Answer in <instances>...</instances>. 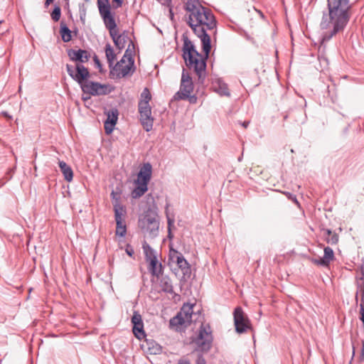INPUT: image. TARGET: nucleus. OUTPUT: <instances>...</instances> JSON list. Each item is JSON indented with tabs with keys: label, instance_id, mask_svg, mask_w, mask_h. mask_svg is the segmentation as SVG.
Segmentation results:
<instances>
[{
	"label": "nucleus",
	"instance_id": "nucleus-3",
	"mask_svg": "<svg viewBox=\"0 0 364 364\" xmlns=\"http://www.w3.org/2000/svg\"><path fill=\"white\" fill-rule=\"evenodd\" d=\"M66 69L68 75L80 85L84 94L97 96L105 95L111 92L108 85L88 80L90 73L84 65L77 64L75 67H73L68 64Z\"/></svg>",
	"mask_w": 364,
	"mask_h": 364
},
{
	"label": "nucleus",
	"instance_id": "nucleus-5",
	"mask_svg": "<svg viewBox=\"0 0 364 364\" xmlns=\"http://www.w3.org/2000/svg\"><path fill=\"white\" fill-rule=\"evenodd\" d=\"M134 47V43L130 41L128 48L126 50L122 59L115 65L112 66L110 75L113 79H119L132 75L135 71L134 60L132 57L130 46Z\"/></svg>",
	"mask_w": 364,
	"mask_h": 364
},
{
	"label": "nucleus",
	"instance_id": "nucleus-34",
	"mask_svg": "<svg viewBox=\"0 0 364 364\" xmlns=\"http://www.w3.org/2000/svg\"><path fill=\"white\" fill-rule=\"evenodd\" d=\"M326 241L331 245H336L338 242V235L336 233H333L329 237H326Z\"/></svg>",
	"mask_w": 364,
	"mask_h": 364
},
{
	"label": "nucleus",
	"instance_id": "nucleus-18",
	"mask_svg": "<svg viewBox=\"0 0 364 364\" xmlns=\"http://www.w3.org/2000/svg\"><path fill=\"white\" fill-rule=\"evenodd\" d=\"M115 45L119 50H122L127 40L129 39L128 32L124 31L122 33L119 34V31H117L113 36H110Z\"/></svg>",
	"mask_w": 364,
	"mask_h": 364
},
{
	"label": "nucleus",
	"instance_id": "nucleus-9",
	"mask_svg": "<svg viewBox=\"0 0 364 364\" xmlns=\"http://www.w3.org/2000/svg\"><path fill=\"white\" fill-rule=\"evenodd\" d=\"M193 343L198 351L207 352L210 349L213 343V335L210 326L208 324H201Z\"/></svg>",
	"mask_w": 364,
	"mask_h": 364
},
{
	"label": "nucleus",
	"instance_id": "nucleus-50",
	"mask_svg": "<svg viewBox=\"0 0 364 364\" xmlns=\"http://www.w3.org/2000/svg\"><path fill=\"white\" fill-rule=\"evenodd\" d=\"M82 99H83V100H85H85H87L90 99V97L89 96V97H82Z\"/></svg>",
	"mask_w": 364,
	"mask_h": 364
},
{
	"label": "nucleus",
	"instance_id": "nucleus-44",
	"mask_svg": "<svg viewBox=\"0 0 364 364\" xmlns=\"http://www.w3.org/2000/svg\"><path fill=\"white\" fill-rule=\"evenodd\" d=\"M324 232H325V235H326V237H329L330 235H331L333 234L332 231L329 229L324 230Z\"/></svg>",
	"mask_w": 364,
	"mask_h": 364
},
{
	"label": "nucleus",
	"instance_id": "nucleus-16",
	"mask_svg": "<svg viewBox=\"0 0 364 364\" xmlns=\"http://www.w3.org/2000/svg\"><path fill=\"white\" fill-rule=\"evenodd\" d=\"M68 56L71 60L80 63H85L88 61L90 55L85 50H73L70 49L68 51Z\"/></svg>",
	"mask_w": 364,
	"mask_h": 364
},
{
	"label": "nucleus",
	"instance_id": "nucleus-10",
	"mask_svg": "<svg viewBox=\"0 0 364 364\" xmlns=\"http://www.w3.org/2000/svg\"><path fill=\"white\" fill-rule=\"evenodd\" d=\"M193 90V84L191 77L185 74L184 72L182 73L181 82L180 90L173 96L174 100H186L190 97L191 93Z\"/></svg>",
	"mask_w": 364,
	"mask_h": 364
},
{
	"label": "nucleus",
	"instance_id": "nucleus-39",
	"mask_svg": "<svg viewBox=\"0 0 364 364\" xmlns=\"http://www.w3.org/2000/svg\"><path fill=\"white\" fill-rule=\"evenodd\" d=\"M196 363H197V364H205L206 363L205 360L203 357V355H199L198 357Z\"/></svg>",
	"mask_w": 364,
	"mask_h": 364
},
{
	"label": "nucleus",
	"instance_id": "nucleus-33",
	"mask_svg": "<svg viewBox=\"0 0 364 364\" xmlns=\"http://www.w3.org/2000/svg\"><path fill=\"white\" fill-rule=\"evenodd\" d=\"M61 15L60 8L55 6L51 13V18L54 21H58Z\"/></svg>",
	"mask_w": 364,
	"mask_h": 364
},
{
	"label": "nucleus",
	"instance_id": "nucleus-28",
	"mask_svg": "<svg viewBox=\"0 0 364 364\" xmlns=\"http://www.w3.org/2000/svg\"><path fill=\"white\" fill-rule=\"evenodd\" d=\"M60 33L62 37V40L64 42L68 43L71 41V31L68 28V26L61 23Z\"/></svg>",
	"mask_w": 364,
	"mask_h": 364
},
{
	"label": "nucleus",
	"instance_id": "nucleus-54",
	"mask_svg": "<svg viewBox=\"0 0 364 364\" xmlns=\"http://www.w3.org/2000/svg\"><path fill=\"white\" fill-rule=\"evenodd\" d=\"M85 1H87V2L89 1V0H85Z\"/></svg>",
	"mask_w": 364,
	"mask_h": 364
},
{
	"label": "nucleus",
	"instance_id": "nucleus-41",
	"mask_svg": "<svg viewBox=\"0 0 364 364\" xmlns=\"http://www.w3.org/2000/svg\"><path fill=\"white\" fill-rule=\"evenodd\" d=\"M360 360H364V341H363L362 343V349L360 355Z\"/></svg>",
	"mask_w": 364,
	"mask_h": 364
},
{
	"label": "nucleus",
	"instance_id": "nucleus-20",
	"mask_svg": "<svg viewBox=\"0 0 364 364\" xmlns=\"http://www.w3.org/2000/svg\"><path fill=\"white\" fill-rule=\"evenodd\" d=\"M188 325H190V323L186 322V319L179 312L176 316L171 318L169 321V326L171 328H177L182 326H187Z\"/></svg>",
	"mask_w": 364,
	"mask_h": 364
},
{
	"label": "nucleus",
	"instance_id": "nucleus-29",
	"mask_svg": "<svg viewBox=\"0 0 364 364\" xmlns=\"http://www.w3.org/2000/svg\"><path fill=\"white\" fill-rule=\"evenodd\" d=\"M329 265L331 262L335 259V256L332 248L326 247L323 250V257H322Z\"/></svg>",
	"mask_w": 364,
	"mask_h": 364
},
{
	"label": "nucleus",
	"instance_id": "nucleus-19",
	"mask_svg": "<svg viewBox=\"0 0 364 364\" xmlns=\"http://www.w3.org/2000/svg\"><path fill=\"white\" fill-rule=\"evenodd\" d=\"M148 263L149 270L153 276L159 277L160 274H162L164 267L161 263L158 261L157 258L151 259L148 262Z\"/></svg>",
	"mask_w": 364,
	"mask_h": 364
},
{
	"label": "nucleus",
	"instance_id": "nucleus-36",
	"mask_svg": "<svg viewBox=\"0 0 364 364\" xmlns=\"http://www.w3.org/2000/svg\"><path fill=\"white\" fill-rule=\"evenodd\" d=\"M360 320L362 322H364V294H361L360 298Z\"/></svg>",
	"mask_w": 364,
	"mask_h": 364
},
{
	"label": "nucleus",
	"instance_id": "nucleus-35",
	"mask_svg": "<svg viewBox=\"0 0 364 364\" xmlns=\"http://www.w3.org/2000/svg\"><path fill=\"white\" fill-rule=\"evenodd\" d=\"M283 193L287 196L289 200H291L293 203H294L298 207H300V203L295 195L289 193V192H283Z\"/></svg>",
	"mask_w": 364,
	"mask_h": 364
},
{
	"label": "nucleus",
	"instance_id": "nucleus-15",
	"mask_svg": "<svg viewBox=\"0 0 364 364\" xmlns=\"http://www.w3.org/2000/svg\"><path fill=\"white\" fill-rule=\"evenodd\" d=\"M118 110L113 109L107 112V117L104 124V128L107 134H110L117 122Z\"/></svg>",
	"mask_w": 364,
	"mask_h": 364
},
{
	"label": "nucleus",
	"instance_id": "nucleus-23",
	"mask_svg": "<svg viewBox=\"0 0 364 364\" xmlns=\"http://www.w3.org/2000/svg\"><path fill=\"white\" fill-rule=\"evenodd\" d=\"M58 164L64 178L67 181L70 182L73 178V171L71 167L63 161H59Z\"/></svg>",
	"mask_w": 364,
	"mask_h": 364
},
{
	"label": "nucleus",
	"instance_id": "nucleus-2",
	"mask_svg": "<svg viewBox=\"0 0 364 364\" xmlns=\"http://www.w3.org/2000/svg\"><path fill=\"white\" fill-rule=\"evenodd\" d=\"M350 0H328V13H323L320 28L323 31L319 50L324 43L342 32L350 18Z\"/></svg>",
	"mask_w": 364,
	"mask_h": 364
},
{
	"label": "nucleus",
	"instance_id": "nucleus-32",
	"mask_svg": "<svg viewBox=\"0 0 364 364\" xmlns=\"http://www.w3.org/2000/svg\"><path fill=\"white\" fill-rule=\"evenodd\" d=\"M165 213H166V218H167L168 235L170 236V235H171V228L173 225L175 220H174V217L173 216L171 217L170 215H169L168 205L166 207Z\"/></svg>",
	"mask_w": 364,
	"mask_h": 364
},
{
	"label": "nucleus",
	"instance_id": "nucleus-27",
	"mask_svg": "<svg viewBox=\"0 0 364 364\" xmlns=\"http://www.w3.org/2000/svg\"><path fill=\"white\" fill-rule=\"evenodd\" d=\"M105 55L109 66V68H112L114 61L116 59V54L114 53V49L109 43H107L105 46Z\"/></svg>",
	"mask_w": 364,
	"mask_h": 364
},
{
	"label": "nucleus",
	"instance_id": "nucleus-26",
	"mask_svg": "<svg viewBox=\"0 0 364 364\" xmlns=\"http://www.w3.org/2000/svg\"><path fill=\"white\" fill-rule=\"evenodd\" d=\"M142 248L145 255V259L147 262L151 261V259L157 258L156 251L153 248H151V246L146 242H144L143 243Z\"/></svg>",
	"mask_w": 364,
	"mask_h": 364
},
{
	"label": "nucleus",
	"instance_id": "nucleus-42",
	"mask_svg": "<svg viewBox=\"0 0 364 364\" xmlns=\"http://www.w3.org/2000/svg\"><path fill=\"white\" fill-rule=\"evenodd\" d=\"M94 61H95L97 67L100 68L102 65H101L100 60L98 59V58L97 56H95Z\"/></svg>",
	"mask_w": 364,
	"mask_h": 364
},
{
	"label": "nucleus",
	"instance_id": "nucleus-14",
	"mask_svg": "<svg viewBox=\"0 0 364 364\" xmlns=\"http://www.w3.org/2000/svg\"><path fill=\"white\" fill-rule=\"evenodd\" d=\"M116 194L114 191L112 192L111 196L112 199L115 200L114 203L113 204L114 206V219L116 221V223H123L124 221V218L127 214L126 208L120 204L118 199L115 197Z\"/></svg>",
	"mask_w": 364,
	"mask_h": 364
},
{
	"label": "nucleus",
	"instance_id": "nucleus-43",
	"mask_svg": "<svg viewBox=\"0 0 364 364\" xmlns=\"http://www.w3.org/2000/svg\"><path fill=\"white\" fill-rule=\"evenodd\" d=\"M113 2L116 3V8L121 7L122 5V0H113Z\"/></svg>",
	"mask_w": 364,
	"mask_h": 364
},
{
	"label": "nucleus",
	"instance_id": "nucleus-7",
	"mask_svg": "<svg viewBox=\"0 0 364 364\" xmlns=\"http://www.w3.org/2000/svg\"><path fill=\"white\" fill-rule=\"evenodd\" d=\"M141 100L139 102L140 121L144 129L149 132L152 129L154 118L151 117V109L149 104L151 96L148 88H144L141 94Z\"/></svg>",
	"mask_w": 364,
	"mask_h": 364
},
{
	"label": "nucleus",
	"instance_id": "nucleus-45",
	"mask_svg": "<svg viewBox=\"0 0 364 364\" xmlns=\"http://www.w3.org/2000/svg\"><path fill=\"white\" fill-rule=\"evenodd\" d=\"M249 122L248 121H245L244 122H242L241 123V125L244 127V128H247L249 125Z\"/></svg>",
	"mask_w": 364,
	"mask_h": 364
},
{
	"label": "nucleus",
	"instance_id": "nucleus-48",
	"mask_svg": "<svg viewBox=\"0 0 364 364\" xmlns=\"http://www.w3.org/2000/svg\"><path fill=\"white\" fill-rule=\"evenodd\" d=\"M178 364H190L188 361H179Z\"/></svg>",
	"mask_w": 364,
	"mask_h": 364
},
{
	"label": "nucleus",
	"instance_id": "nucleus-47",
	"mask_svg": "<svg viewBox=\"0 0 364 364\" xmlns=\"http://www.w3.org/2000/svg\"><path fill=\"white\" fill-rule=\"evenodd\" d=\"M54 0H46L45 4L46 6H48L50 4L53 3Z\"/></svg>",
	"mask_w": 364,
	"mask_h": 364
},
{
	"label": "nucleus",
	"instance_id": "nucleus-31",
	"mask_svg": "<svg viewBox=\"0 0 364 364\" xmlns=\"http://www.w3.org/2000/svg\"><path fill=\"white\" fill-rule=\"evenodd\" d=\"M98 9H99V12L102 16V18H105V17H107V16H111V12H110V4H105L104 6H98Z\"/></svg>",
	"mask_w": 364,
	"mask_h": 364
},
{
	"label": "nucleus",
	"instance_id": "nucleus-38",
	"mask_svg": "<svg viewBox=\"0 0 364 364\" xmlns=\"http://www.w3.org/2000/svg\"><path fill=\"white\" fill-rule=\"evenodd\" d=\"M125 252L126 253L130 256V257H133L134 254V248L133 247L129 245V244H127L126 245V247H125Z\"/></svg>",
	"mask_w": 364,
	"mask_h": 364
},
{
	"label": "nucleus",
	"instance_id": "nucleus-4",
	"mask_svg": "<svg viewBox=\"0 0 364 364\" xmlns=\"http://www.w3.org/2000/svg\"><path fill=\"white\" fill-rule=\"evenodd\" d=\"M183 58L186 66L193 69L198 77V80L203 83L205 77L206 59L208 55L203 57L196 49L192 41L186 36H183ZM204 53H205L204 52Z\"/></svg>",
	"mask_w": 364,
	"mask_h": 364
},
{
	"label": "nucleus",
	"instance_id": "nucleus-37",
	"mask_svg": "<svg viewBox=\"0 0 364 364\" xmlns=\"http://www.w3.org/2000/svg\"><path fill=\"white\" fill-rule=\"evenodd\" d=\"M312 262L317 265L322 266V267H328L329 265L327 264V262L321 257L319 259H313Z\"/></svg>",
	"mask_w": 364,
	"mask_h": 364
},
{
	"label": "nucleus",
	"instance_id": "nucleus-25",
	"mask_svg": "<svg viewBox=\"0 0 364 364\" xmlns=\"http://www.w3.org/2000/svg\"><path fill=\"white\" fill-rule=\"evenodd\" d=\"M193 306L194 305L190 304H185L181 309L179 313L183 316V317L186 319V322H189L190 323L192 321V315L193 312Z\"/></svg>",
	"mask_w": 364,
	"mask_h": 364
},
{
	"label": "nucleus",
	"instance_id": "nucleus-8",
	"mask_svg": "<svg viewBox=\"0 0 364 364\" xmlns=\"http://www.w3.org/2000/svg\"><path fill=\"white\" fill-rule=\"evenodd\" d=\"M152 167L149 163L144 164L137 174V178L134 181L136 187L132 192L133 198H139L142 196L148 190V183L151 180Z\"/></svg>",
	"mask_w": 364,
	"mask_h": 364
},
{
	"label": "nucleus",
	"instance_id": "nucleus-24",
	"mask_svg": "<svg viewBox=\"0 0 364 364\" xmlns=\"http://www.w3.org/2000/svg\"><path fill=\"white\" fill-rule=\"evenodd\" d=\"M161 290L164 292L172 294L173 292V287L171 279L168 276H162L159 282Z\"/></svg>",
	"mask_w": 364,
	"mask_h": 364
},
{
	"label": "nucleus",
	"instance_id": "nucleus-17",
	"mask_svg": "<svg viewBox=\"0 0 364 364\" xmlns=\"http://www.w3.org/2000/svg\"><path fill=\"white\" fill-rule=\"evenodd\" d=\"M212 85L214 91L220 95L230 96L228 86L221 78H216L213 80Z\"/></svg>",
	"mask_w": 364,
	"mask_h": 364
},
{
	"label": "nucleus",
	"instance_id": "nucleus-1",
	"mask_svg": "<svg viewBox=\"0 0 364 364\" xmlns=\"http://www.w3.org/2000/svg\"><path fill=\"white\" fill-rule=\"evenodd\" d=\"M186 10L188 13V26L194 33L200 38L203 52L206 56L210 51V36L208 31L216 28V20L210 9L202 6L198 0H188L186 4Z\"/></svg>",
	"mask_w": 364,
	"mask_h": 364
},
{
	"label": "nucleus",
	"instance_id": "nucleus-51",
	"mask_svg": "<svg viewBox=\"0 0 364 364\" xmlns=\"http://www.w3.org/2000/svg\"><path fill=\"white\" fill-rule=\"evenodd\" d=\"M355 355V348H353V356H354Z\"/></svg>",
	"mask_w": 364,
	"mask_h": 364
},
{
	"label": "nucleus",
	"instance_id": "nucleus-22",
	"mask_svg": "<svg viewBox=\"0 0 364 364\" xmlns=\"http://www.w3.org/2000/svg\"><path fill=\"white\" fill-rule=\"evenodd\" d=\"M105 27L108 29L110 36L118 30L115 19L112 15L102 18Z\"/></svg>",
	"mask_w": 364,
	"mask_h": 364
},
{
	"label": "nucleus",
	"instance_id": "nucleus-52",
	"mask_svg": "<svg viewBox=\"0 0 364 364\" xmlns=\"http://www.w3.org/2000/svg\"><path fill=\"white\" fill-rule=\"evenodd\" d=\"M34 156H35V158H36V156H37V152H36V153H35Z\"/></svg>",
	"mask_w": 364,
	"mask_h": 364
},
{
	"label": "nucleus",
	"instance_id": "nucleus-21",
	"mask_svg": "<svg viewBox=\"0 0 364 364\" xmlns=\"http://www.w3.org/2000/svg\"><path fill=\"white\" fill-rule=\"evenodd\" d=\"M188 325H190V323L186 322V319L179 312L176 316L171 318L169 321V326L171 328H177L182 326H187Z\"/></svg>",
	"mask_w": 364,
	"mask_h": 364
},
{
	"label": "nucleus",
	"instance_id": "nucleus-30",
	"mask_svg": "<svg viewBox=\"0 0 364 364\" xmlns=\"http://www.w3.org/2000/svg\"><path fill=\"white\" fill-rule=\"evenodd\" d=\"M127 234V225L125 222L116 223L115 235L119 237H124Z\"/></svg>",
	"mask_w": 364,
	"mask_h": 364
},
{
	"label": "nucleus",
	"instance_id": "nucleus-46",
	"mask_svg": "<svg viewBox=\"0 0 364 364\" xmlns=\"http://www.w3.org/2000/svg\"><path fill=\"white\" fill-rule=\"evenodd\" d=\"M318 60H319L320 61L323 60V61H325V62H326V63H327V59H326L325 57H323V56L318 55Z\"/></svg>",
	"mask_w": 364,
	"mask_h": 364
},
{
	"label": "nucleus",
	"instance_id": "nucleus-12",
	"mask_svg": "<svg viewBox=\"0 0 364 364\" xmlns=\"http://www.w3.org/2000/svg\"><path fill=\"white\" fill-rule=\"evenodd\" d=\"M169 259L173 262L176 263L178 268L182 271L183 275L191 274V266L181 252L171 248L169 250Z\"/></svg>",
	"mask_w": 364,
	"mask_h": 364
},
{
	"label": "nucleus",
	"instance_id": "nucleus-40",
	"mask_svg": "<svg viewBox=\"0 0 364 364\" xmlns=\"http://www.w3.org/2000/svg\"><path fill=\"white\" fill-rule=\"evenodd\" d=\"M109 4V0H99L97 1V6H104L105 4Z\"/></svg>",
	"mask_w": 364,
	"mask_h": 364
},
{
	"label": "nucleus",
	"instance_id": "nucleus-13",
	"mask_svg": "<svg viewBox=\"0 0 364 364\" xmlns=\"http://www.w3.org/2000/svg\"><path fill=\"white\" fill-rule=\"evenodd\" d=\"M132 323H133V333L135 336L141 339L145 337L146 334L144 331V323L142 321L141 316L136 311L134 313L132 318Z\"/></svg>",
	"mask_w": 364,
	"mask_h": 364
},
{
	"label": "nucleus",
	"instance_id": "nucleus-6",
	"mask_svg": "<svg viewBox=\"0 0 364 364\" xmlns=\"http://www.w3.org/2000/svg\"><path fill=\"white\" fill-rule=\"evenodd\" d=\"M139 228L143 233L151 237H156L159 233V220L155 211L148 209L140 215L138 222Z\"/></svg>",
	"mask_w": 364,
	"mask_h": 364
},
{
	"label": "nucleus",
	"instance_id": "nucleus-11",
	"mask_svg": "<svg viewBox=\"0 0 364 364\" xmlns=\"http://www.w3.org/2000/svg\"><path fill=\"white\" fill-rule=\"evenodd\" d=\"M233 316L235 330L237 333H242L250 328V321L241 307L238 306L235 308Z\"/></svg>",
	"mask_w": 364,
	"mask_h": 364
},
{
	"label": "nucleus",
	"instance_id": "nucleus-49",
	"mask_svg": "<svg viewBox=\"0 0 364 364\" xmlns=\"http://www.w3.org/2000/svg\"><path fill=\"white\" fill-rule=\"evenodd\" d=\"M195 100H196V98L194 97V96H193V97H191L190 102H194Z\"/></svg>",
	"mask_w": 364,
	"mask_h": 364
},
{
	"label": "nucleus",
	"instance_id": "nucleus-53",
	"mask_svg": "<svg viewBox=\"0 0 364 364\" xmlns=\"http://www.w3.org/2000/svg\"><path fill=\"white\" fill-rule=\"evenodd\" d=\"M170 16H171V17L173 16V14L171 12Z\"/></svg>",
	"mask_w": 364,
	"mask_h": 364
}]
</instances>
